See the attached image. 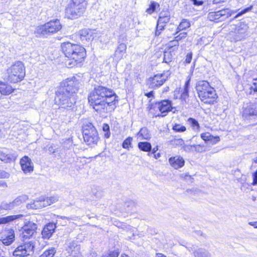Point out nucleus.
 <instances>
[{"mask_svg": "<svg viewBox=\"0 0 257 257\" xmlns=\"http://www.w3.org/2000/svg\"><path fill=\"white\" fill-rule=\"evenodd\" d=\"M65 57V64L67 67L80 66L86 56L85 49L82 46L69 42H64L61 45Z\"/></svg>", "mask_w": 257, "mask_h": 257, "instance_id": "obj_3", "label": "nucleus"}, {"mask_svg": "<svg viewBox=\"0 0 257 257\" xmlns=\"http://www.w3.org/2000/svg\"><path fill=\"white\" fill-rule=\"evenodd\" d=\"M190 80L186 81L183 88L180 91L175 90L174 91V98L179 99L182 102L187 103L189 96Z\"/></svg>", "mask_w": 257, "mask_h": 257, "instance_id": "obj_15", "label": "nucleus"}, {"mask_svg": "<svg viewBox=\"0 0 257 257\" xmlns=\"http://www.w3.org/2000/svg\"><path fill=\"white\" fill-rule=\"evenodd\" d=\"M253 181L252 184L253 185H257V170L252 174Z\"/></svg>", "mask_w": 257, "mask_h": 257, "instance_id": "obj_58", "label": "nucleus"}, {"mask_svg": "<svg viewBox=\"0 0 257 257\" xmlns=\"http://www.w3.org/2000/svg\"><path fill=\"white\" fill-rule=\"evenodd\" d=\"M172 130L176 133H183L186 131V127L184 125L176 123L173 125Z\"/></svg>", "mask_w": 257, "mask_h": 257, "instance_id": "obj_42", "label": "nucleus"}, {"mask_svg": "<svg viewBox=\"0 0 257 257\" xmlns=\"http://www.w3.org/2000/svg\"><path fill=\"white\" fill-rule=\"evenodd\" d=\"M165 26V25L162 24H160V23H159L158 21H157V24L156 26L155 31V36H159L161 34L162 31L164 30Z\"/></svg>", "mask_w": 257, "mask_h": 257, "instance_id": "obj_49", "label": "nucleus"}, {"mask_svg": "<svg viewBox=\"0 0 257 257\" xmlns=\"http://www.w3.org/2000/svg\"><path fill=\"white\" fill-rule=\"evenodd\" d=\"M57 221L56 223L49 222L44 226L41 232L44 239H49L52 236L57 227Z\"/></svg>", "mask_w": 257, "mask_h": 257, "instance_id": "obj_19", "label": "nucleus"}, {"mask_svg": "<svg viewBox=\"0 0 257 257\" xmlns=\"http://www.w3.org/2000/svg\"><path fill=\"white\" fill-rule=\"evenodd\" d=\"M35 245L33 242L29 241L18 245L14 250L13 254L16 257L32 255L34 252Z\"/></svg>", "mask_w": 257, "mask_h": 257, "instance_id": "obj_11", "label": "nucleus"}, {"mask_svg": "<svg viewBox=\"0 0 257 257\" xmlns=\"http://www.w3.org/2000/svg\"><path fill=\"white\" fill-rule=\"evenodd\" d=\"M192 56L193 54L191 52L188 53L186 56L185 62L187 64L190 63L192 59Z\"/></svg>", "mask_w": 257, "mask_h": 257, "instance_id": "obj_54", "label": "nucleus"}, {"mask_svg": "<svg viewBox=\"0 0 257 257\" xmlns=\"http://www.w3.org/2000/svg\"><path fill=\"white\" fill-rule=\"evenodd\" d=\"M52 204V202L48 199V197H42L38 200H35L32 204H28L27 208L35 209H39L45 207Z\"/></svg>", "mask_w": 257, "mask_h": 257, "instance_id": "obj_20", "label": "nucleus"}, {"mask_svg": "<svg viewBox=\"0 0 257 257\" xmlns=\"http://www.w3.org/2000/svg\"><path fill=\"white\" fill-rule=\"evenodd\" d=\"M167 17H170V13L168 10L165 11L163 10L162 12H160L159 16V18H163Z\"/></svg>", "mask_w": 257, "mask_h": 257, "instance_id": "obj_50", "label": "nucleus"}, {"mask_svg": "<svg viewBox=\"0 0 257 257\" xmlns=\"http://www.w3.org/2000/svg\"><path fill=\"white\" fill-rule=\"evenodd\" d=\"M62 26L58 19H54L37 28L35 33L41 37H48L60 31Z\"/></svg>", "mask_w": 257, "mask_h": 257, "instance_id": "obj_6", "label": "nucleus"}, {"mask_svg": "<svg viewBox=\"0 0 257 257\" xmlns=\"http://www.w3.org/2000/svg\"><path fill=\"white\" fill-rule=\"evenodd\" d=\"M154 95V91H151L149 92L145 93V95L148 98L153 97Z\"/></svg>", "mask_w": 257, "mask_h": 257, "instance_id": "obj_59", "label": "nucleus"}, {"mask_svg": "<svg viewBox=\"0 0 257 257\" xmlns=\"http://www.w3.org/2000/svg\"><path fill=\"white\" fill-rule=\"evenodd\" d=\"M170 144L174 147L183 146L184 141L182 139H174L170 141Z\"/></svg>", "mask_w": 257, "mask_h": 257, "instance_id": "obj_47", "label": "nucleus"}, {"mask_svg": "<svg viewBox=\"0 0 257 257\" xmlns=\"http://www.w3.org/2000/svg\"><path fill=\"white\" fill-rule=\"evenodd\" d=\"M13 92L11 86L0 81V92L3 95H9Z\"/></svg>", "mask_w": 257, "mask_h": 257, "instance_id": "obj_30", "label": "nucleus"}, {"mask_svg": "<svg viewBox=\"0 0 257 257\" xmlns=\"http://www.w3.org/2000/svg\"><path fill=\"white\" fill-rule=\"evenodd\" d=\"M137 136L140 138H142V139L146 140H149L151 138V135L146 127H142L138 133Z\"/></svg>", "mask_w": 257, "mask_h": 257, "instance_id": "obj_31", "label": "nucleus"}, {"mask_svg": "<svg viewBox=\"0 0 257 257\" xmlns=\"http://www.w3.org/2000/svg\"><path fill=\"white\" fill-rule=\"evenodd\" d=\"M126 39V36L124 35L119 36L118 43L119 44L114 54V57L116 61L122 59L123 56L126 52V45L123 42Z\"/></svg>", "mask_w": 257, "mask_h": 257, "instance_id": "obj_16", "label": "nucleus"}, {"mask_svg": "<svg viewBox=\"0 0 257 257\" xmlns=\"http://www.w3.org/2000/svg\"><path fill=\"white\" fill-rule=\"evenodd\" d=\"M7 79L11 83L22 81L25 76V68L21 61H16L7 70Z\"/></svg>", "mask_w": 257, "mask_h": 257, "instance_id": "obj_7", "label": "nucleus"}, {"mask_svg": "<svg viewBox=\"0 0 257 257\" xmlns=\"http://www.w3.org/2000/svg\"><path fill=\"white\" fill-rule=\"evenodd\" d=\"M67 250L70 253V255L76 256L80 251V246L75 241L70 242L67 248Z\"/></svg>", "mask_w": 257, "mask_h": 257, "instance_id": "obj_25", "label": "nucleus"}, {"mask_svg": "<svg viewBox=\"0 0 257 257\" xmlns=\"http://www.w3.org/2000/svg\"><path fill=\"white\" fill-rule=\"evenodd\" d=\"M195 257H211L209 252L204 248H199L194 252Z\"/></svg>", "mask_w": 257, "mask_h": 257, "instance_id": "obj_34", "label": "nucleus"}, {"mask_svg": "<svg viewBox=\"0 0 257 257\" xmlns=\"http://www.w3.org/2000/svg\"><path fill=\"white\" fill-rule=\"evenodd\" d=\"M179 44V41L175 38L173 41H171L166 45V47L168 48L170 50L177 52L178 50Z\"/></svg>", "mask_w": 257, "mask_h": 257, "instance_id": "obj_38", "label": "nucleus"}, {"mask_svg": "<svg viewBox=\"0 0 257 257\" xmlns=\"http://www.w3.org/2000/svg\"><path fill=\"white\" fill-rule=\"evenodd\" d=\"M170 165L175 169L182 168L185 164V161L180 156L171 157L169 159Z\"/></svg>", "mask_w": 257, "mask_h": 257, "instance_id": "obj_24", "label": "nucleus"}, {"mask_svg": "<svg viewBox=\"0 0 257 257\" xmlns=\"http://www.w3.org/2000/svg\"><path fill=\"white\" fill-rule=\"evenodd\" d=\"M138 147L143 152H150L152 150V145L148 142H140L138 143Z\"/></svg>", "mask_w": 257, "mask_h": 257, "instance_id": "obj_32", "label": "nucleus"}, {"mask_svg": "<svg viewBox=\"0 0 257 257\" xmlns=\"http://www.w3.org/2000/svg\"><path fill=\"white\" fill-rule=\"evenodd\" d=\"M194 233L196 235H200V236H205L204 234L203 233V232L200 231V230H195L194 231Z\"/></svg>", "mask_w": 257, "mask_h": 257, "instance_id": "obj_62", "label": "nucleus"}, {"mask_svg": "<svg viewBox=\"0 0 257 257\" xmlns=\"http://www.w3.org/2000/svg\"><path fill=\"white\" fill-rule=\"evenodd\" d=\"M20 164L24 173L32 172L34 165L31 159L27 156H25L20 159Z\"/></svg>", "mask_w": 257, "mask_h": 257, "instance_id": "obj_18", "label": "nucleus"}, {"mask_svg": "<svg viewBox=\"0 0 257 257\" xmlns=\"http://www.w3.org/2000/svg\"><path fill=\"white\" fill-rule=\"evenodd\" d=\"M56 252L55 247H51L46 249L39 257H54Z\"/></svg>", "mask_w": 257, "mask_h": 257, "instance_id": "obj_37", "label": "nucleus"}, {"mask_svg": "<svg viewBox=\"0 0 257 257\" xmlns=\"http://www.w3.org/2000/svg\"><path fill=\"white\" fill-rule=\"evenodd\" d=\"M10 174L4 170H0V178H9Z\"/></svg>", "mask_w": 257, "mask_h": 257, "instance_id": "obj_56", "label": "nucleus"}, {"mask_svg": "<svg viewBox=\"0 0 257 257\" xmlns=\"http://www.w3.org/2000/svg\"><path fill=\"white\" fill-rule=\"evenodd\" d=\"M187 33L186 32H182L180 33L178 35L176 36L175 38L178 41L180 40L185 38L187 37Z\"/></svg>", "mask_w": 257, "mask_h": 257, "instance_id": "obj_55", "label": "nucleus"}, {"mask_svg": "<svg viewBox=\"0 0 257 257\" xmlns=\"http://www.w3.org/2000/svg\"><path fill=\"white\" fill-rule=\"evenodd\" d=\"M55 216H56L57 218H60V219H67L68 220H70L71 219L70 217H66V216H61V215H55Z\"/></svg>", "mask_w": 257, "mask_h": 257, "instance_id": "obj_60", "label": "nucleus"}, {"mask_svg": "<svg viewBox=\"0 0 257 257\" xmlns=\"http://www.w3.org/2000/svg\"><path fill=\"white\" fill-rule=\"evenodd\" d=\"M15 239L14 230L10 229L3 232L1 236L0 240L6 245H11Z\"/></svg>", "mask_w": 257, "mask_h": 257, "instance_id": "obj_21", "label": "nucleus"}, {"mask_svg": "<svg viewBox=\"0 0 257 257\" xmlns=\"http://www.w3.org/2000/svg\"><path fill=\"white\" fill-rule=\"evenodd\" d=\"M216 12L209 13L208 14V17L210 19V20L211 21H216L217 22V18H216Z\"/></svg>", "mask_w": 257, "mask_h": 257, "instance_id": "obj_57", "label": "nucleus"}, {"mask_svg": "<svg viewBox=\"0 0 257 257\" xmlns=\"http://www.w3.org/2000/svg\"><path fill=\"white\" fill-rule=\"evenodd\" d=\"M248 28L247 24L244 22H239L235 25H230L228 37L231 41L237 42L245 39Z\"/></svg>", "mask_w": 257, "mask_h": 257, "instance_id": "obj_9", "label": "nucleus"}, {"mask_svg": "<svg viewBox=\"0 0 257 257\" xmlns=\"http://www.w3.org/2000/svg\"><path fill=\"white\" fill-rule=\"evenodd\" d=\"M80 86L79 80L75 76L64 80L55 91V103L59 106L58 110L73 109L76 104L77 93Z\"/></svg>", "mask_w": 257, "mask_h": 257, "instance_id": "obj_2", "label": "nucleus"}, {"mask_svg": "<svg viewBox=\"0 0 257 257\" xmlns=\"http://www.w3.org/2000/svg\"><path fill=\"white\" fill-rule=\"evenodd\" d=\"M253 10H254V8H253V6H252V5H250L246 8H245L243 9L242 10H241L240 11L238 12L237 13V14L234 16V19L237 18L241 16H242L243 15H244L249 12H250L251 11H252V12L253 13H256L257 11L256 10L254 11Z\"/></svg>", "mask_w": 257, "mask_h": 257, "instance_id": "obj_35", "label": "nucleus"}, {"mask_svg": "<svg viewBox=\"0 0 257 257\" xmlns=\"http://www.w3.org/2000/svg\"><path fill=\"white\" fill-rule=\"evenodd\" d=\"M194 145H184L183 146V149L186 152H194Z\"/></svg>", "mask_w": 257, "mask_h": 257, "instance_id": "obj_51", "label": "nucleus"}, {"mask_svg": "<svg viewBox=\"0 0 257 257\" xmlns=\"http://www.w3.org/2000/svg\"><path fill=\"white\" fill-rule=\"evenodd\" d=\"M187 122L190 125L194 131L198 132L200 131V124L196 119L192 117H189L188 118Z\"/></svg>", "mask_w": 257, "mask_h": 257, "instance_id": "obj_33", "label": "nucleus"}, {"mask_svg": "<svg viewBox=\"0 0 257 257\" xmlns=\"http://www.w3.org/2000/svg\"><path fill=\"white\" fill-rule=\"evenodd\" d=\"M160 7L159 4L155 2H151L149 7L146 10V12L149 14H152Z\"/></svg>", "mask_w": 257, "mask_h": 257, "instance_id": "obj_39", "label": "nucleus"}, {"mask_svg": "<svg viewBox=\"0 0 257 257\" xmlns=\"http://www.w3.org/2000/svg\"><path fill=\"white\" fill-rule=\"evenodd\" d=\"M194 152L196 153H203L209 150L208 147L204 144L194 145Z\"/></svg>", "mask_w": 257, "mask_h": 257, "instance_id": "obj_40", "label": "nucleus"}, {"mask_svg": "<svg viewBox=\"0 0 257 257\" xmlns=\"http://www.w3.org/2000/svg\"><path fill=\"white\" fill-rule=\"evenodd\" d=\"M7 183L4 181L0 180V187L3 188H6L7 187Z\"/></svg>", "mask_w": 257, "mask_h": 257, "instance_id": "obj_61", "label": "nucleus"}, {"mask_svg": "<svg viewBox=\"0 0 257 257\" xmlns=\"http://www.w3.org/2000/svg\"><path fill=\"white\" fill-rule=\"evenodd\" d=\"M196 89L200 100L206 104H214L216 102L218 96L215 89L210 86L209 83L205 80L197 82Z\"/></svg>", "mask_w": 257, "mask_h": 257, "instance_id": "obj_4", "label": "nucleus"}, {"mask_svg": "<svg viewBox=\"0 0 257 257\" xmlns=\"http://www.w3.org/2000/svg\"><path fill=\"white\" fill-rule=\"evenodd\" d=\"M250 94L257 93V78H253L252 82L250 85Z\"/></svg>", "mask_w": 257, "mask_h": 257, "instance_id": "obj_44", "label": "nucleus"}, {"mask_svg": "<svg viewBox=\"0 0 257 257\" xmlns=\"http://www.w3.org/2000/svg\"><path fill=\"white\" fill-rule=\"evenodd\" d=\"M176 52H177L175 51H172V50H170L168 48L166 47L163 52L164 56L163 62L168 64L171 62Z\"/></svg>", "mask_w": 257, "mask_h": 257, "instance_id": "obj_26", "label": "nucleus"}, {"mask_svg": "<svg viewBox=\"0 0 257 257\" xmlns=\"http://www.w3.org/2000/svg\"><path fill=\"white\" fill-rule=\"evenodd\" d=\"M28 199V197L26 195H22L17 197L13 201L10 202L12 210L16 207L20 206L25 203Z\"/></svg>", "mask_w": 257, "mask_h": 257, "instance_id": "obj_27", "label": "nucleus"}, {"mask_svg": "<svg viewBox=\"0 0 257 257\" xmlns=\"http://www.w3.org/2000/svg\"><path fill=\"white\" fill-rule=\"evenodd\" d=\"M170 18L171 17L158 18V21L159 23H160V24H162L166 26V25L169 22Z\"/></svg>", "mask_w": 257, "mask_h": 257, "instance_id": "obj_53", "label": "nucleus"}, {"mask_svg": "<svg viewBox=\"0 0 257 257\" xmlns=\"http://www.w3.org/2000/svg\"><path fill=\"white\" fill-rule=\"evenodd\" d=\"M148 108L150 110H159L160 113H157L156 116L159 117H164L169 112L171 111L175 112L176 110V108L173 106L172 101L169 99L151 103L149 104Z\"/></svg>", "mask_w": 257, "mask_h": 257, "instance_id": "obj_8", "label": "nucleus"}, {"mask_svg": "<svg viewBox=\"0 0 257 257\" xmlns=\"http://www.w3.org/2000/svg\"><path fill=\"white\" fill-rule=\"evenodd\" d=\"M87 6L85 0H70L65 9L66 15L71 20L80 18L84 14Z\"/></svg>", "mask_w": 257, "mask_h": 257, "instance_id": "obj_5", "label": "nucleus"}, {"mask_svg": "<svg viewBox=\"0 0 257 257\" xmlns=\"http://www.w3.org/2000/svg\"><path fill=\"white\" fill-rule=\"evenodd\" d=\"M201 138L204 141L206 146L213 145L220 141L219 136H214L209 132L202 133L200 135Z\"/></svg>", "mask_w": 257, "mask_h": 257, "instance_id": "obj_22", "label": "nucleus"}, {"mask_svg": "<svg viewBox=\"0 0 257 257\" xmlns=\"http://www.w3.org/2000/svg\"><path fill=\"white\" fill-rule=\"evenodd\" d=\"M82 134L84 142L90 146L97 144L99 137L98 132L93 124L85 122L82 125Z\"/></svg>", "mask_w": 257, "mask_h": 257, "instance_id": "obj_10", "label": "nucleus"}, {"mask_svg": "<svg viewBox=\"0 0 257 257\" xmlns=\"http://www.w3.org/2000/svg\"><path fill=\"white\" fill-rule=\"evenodd\" d=\"M17 153L12 150L4 149L0 151V160L5 163H11L17 159Z\"/></svg>", "mask_w": 257, "mask_h": 257, "instance_id": "obj_17", "label": "nucleus"}, {"mask_svg": "<svg viewBox=\"0 0 257 257\" xmlns=\"http://www.w3.org/2000/svg\"><path fill=\"white\" fill-rule=\"evenodd\" d=\"M248 224H249L251 226H252L255 228H257V221L254 222H248Z\"/></svg>", "mask_w": 257, "mask_h": 257, "instance_id": "obj_63", "label": "nucleus"}, {"mask_svg": "<svg viewBox=\"0 0 257 257\" xmlns=\"http://www.w3.org/2000/svg\"><path fill=\"white\" fill-rule=\"evenodd\" d=\"M133 138L128 137L122 143L121 146L123 149L129 150L130 148L132 147Z\"/></svg>", "mask_w": 257, "mask_h": 257, "instance_id": "obj_41", "label": "nucleus"}, {"mask_svg": "<svg viewBox=\"0 0 257 257\" xmlns=\"http://www.w3.org/2000/svg\"><path fill=\"white\" fill-rule=\"evenodd\" d=\"M88 103L96 112L109 113L114 110L118 105L119 97L111 89L97 85L88 96Z\"/></svg>", "mask_w": 257, "mask_h": 257, "instance_id": "obj_1", "label": "nucleus"}, {"mask_svg": "<svg viewBox=\"0 0 257 257\" xmlns=\"http://www.w3.org/2000/svg\"><path fill=\"white\" fill-rule=\"evenodd\" d=\"M242 116L244 119L248 120L250 122L257 120V101L244 108Z\"/></svg>", "mask_w": 257, "mask_h": 257, "instance_id": "obj_13", "label": "nucleus"}, {"mask_svg": "<svg viewBox=\"0 0 257 257\" xmlns=\"http://www.w3.org/2000/svg\"><path fill=\"white\" fill-rule=\"evenodd\" d=\"M1 210H12L11 202H7L6 201H3L0 204Z\"/></svg>", "mask_w": 257, "mask_h": 257, "instance_id": "obj_46", "label": "nucleus"}, {"mask_svg": "<svg viewBox=\"0 0 257 257\" xmlns=\"http://www.w3.org/2000/svg\"><path fill=\"white\" fill-rule=\"evenodd\" d=\"M194 6L199 7L202 6L204 2L203 0H189Z\"/></svg>", "mask_w": 257, "mask_h": 257, "instance_id": "obj_52", "label": "nucleus"}, {"mask_svg": "<svg viewBox=\"0 0 257 257\" xmlns=\"http://www.w3.org/2000/svg\"><path fill=\"white\" fill-rule=\"evenodd\" d=\"M37 228V225L36 223L32 221L25 222L20 235L24 239L30 238L36 232Z\"/></svg>", "mask_w": 257, "mask_h": 257, "instance_id": "obj_14", "label": "nucleus"}, {"mask_svg": "<svg viewBox=\"0 0 257 257\" xmlns=\"http://www.w3.org/2000/svg\"><path fill=\"white\" fill-rule=\"evenodd\" d=\"M47 151L50 154H53L55 157L60 156L62 154L61 149L58 145L51 144L47 146Z\"/></svg>", "mask_w": 257, "mask_h": 257, "instance_id": "obj_28", "label": "nucleus"}, {"mask_svg": "<svg viewBox=\"0 0 257 257\" xmlns=\"http://www.w3.org/2000/svg\"><path fill=\"white\" fill-rule=\"evenodd\" d=\"M80 38L82 41L87 40L90 39L91 35L89 34L88 30L86 29L82 30L79 32Z\"/></svg>", "mask_w": 257, "mask_h": 257, "instance_id": "obj_43", "label": "nucleus"}, {"mask_svg": "<svg viewBox=\"0 0 257 257\" xmlns=\"http://www.w3.org/2000/svg\"><path fill=\"white\" fill-rule=\"evenodd\" d=\"M23 217V215L22 214H18L0 217V225L6 224L15 220L22 218Z\"/></svg>", "mask_w": 257, "mask_h": 257, "instance_id": "obj_29", "label": "nucleus"}, {"mask_svg": "<svg viewBox=\"0 0 257 257\" xmlns=\"http://www.w3.org/2000/svg\"><path fill=\"white\" fill-rule=\"evenodd\" d=\"M237 12V11H232L229 9H223L216 12V18L217 22L224 21L226 19L231 16L233 14Z\"/></svg>", "mask_w": 257, "mask_h": 257, "instance_id": "obj_23", "label": "nucleus"}, {"mask_svg": "<svg viewBox=\"0 0 257 257\" xmlns=\"http://www.w3.org/2000/svg\"><path fill=\"white\" fill-rule=\"evenodd\" d=\"M119 254L118 250H109L104 253L101 257H118Z\"/></svg>", "mask_w": 257, "mask_h": 257, "instance_id": "obj_45", "label": "nucleus"}, {"mask_svg": "<svg viewBox=\"0 0 257 257\" xmlns=\"http://www.w3.org/2000/svg\"><path fill=\"white\" fill-rule=\"evenodd\" d=\"M102 131L104 132V137L105 139H108L110 137V127L107 123L103 124Z\"/></svg>", "mask_w": 257, "mask_h": 257, "instance_id": "obj_48", "label": "nucleus"}, {"mask_svg": "<svg viewBox=\"0 0 257 257\" xmlns=\"http://www.w3.org/2000/svg\"><path fill=\"white\" fill-rule=\"evenodd\" d=\"M190 27V22L186 19H183L178 26L177 28L176 33H179V32L182 30H186V29L189 28Z\"/></svg>", "mask_w": 257, "mask_h": 257, "instance_id": "obj_36", "label": "nucleus"}, {"mask_svg": "<svg viewBox=\"0 0 257 257\" xmlns=\"http://www.w3.org/2000/svg\"><path fill=\"white\" fill-rule=\"evenodd\" d=\"M48 199H50L51 202H52V204L56 202L58 200L57 197H51L50 198H48Z\"/></svg>", "mask_w": 257, "mask_h": 257, "instance_id": "obj_64", "label": "nucleus"}, {"mask_svg": "<svg viewBox=\"0 0 257 257\" xmlns=\"http://www.w3.org/2000/svg\"><path fill=\"white\" fill-rule=\"evenodd\" d=\"M167 79L165 74L158 73L150 77L147 81V85L150 88L156 89L162 86Z\"/></svg>", "mask_w": 257, "mask_h": 257, "instance_id": "obj_12", "label": "nucleus"}]
</instances>
